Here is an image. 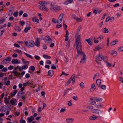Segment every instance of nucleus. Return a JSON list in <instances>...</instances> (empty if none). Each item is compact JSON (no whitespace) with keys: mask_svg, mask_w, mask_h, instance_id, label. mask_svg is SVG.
<instances>
[{"mask_svg":"<svg viewBox=\"0 0 123 123\" xmlns=\"http://www.w3.org/2000/svg\"><path fill=\"white\" fill-rule=\"evenodd\" d=\"M4 84L6 85H9L10 84V82L8 80L4 82Z\"/></svg>","mask_w":123,"mask_h":123,"instance_id":"obj_43","label":"nucleus"},{"mask_svg":"<svg viewBox=\"0 0 123 123\" xmlns=\"http://www.w3.org/2000/svg\"><path fill=\"white\" fill-rule=\"evenodd\" d=\"M101 118V117L99 116L98 117L96 116L95 115H93L91 116L89 118V119L91 120H94L98 118Z\"/></svg>","mask_w":123,"mask_h":123,"instance_id":"obj_12","label":"nucleus"},{"mask_svg":"<svg viewBox=\"0 0 123 123\" xmlns=\"http://www.w3.org/2000/svg\"><path fill=\"white\" fill-rule=\"evenodd\" d=\"M29 84V82H27L26 83H24L23 84V86L24 87H25L26 86L28 85Z\"/></svg>","mask_w":123,"mask_h":123,"instance_id":"obj_50","label":"nucleus"},{"mask_svg":"<svg viewBox=\"0 0 123 123\" xmlns=\"http://www.w3.org/2000/svg\"><path fill=\"white\" fill-rule=\"evenodd\" d=\"M26 46L28 47H32L35 45V43L32 40H29L28 41H25Z\"/></svg>","mask_w":123,"mask_h":123,"instance_id":"obj_5","label":"nucleus"},{"mask_svg":"<svg viewBox=\"0 0 123 123\" xmlns=\"http://www.w3.org/2000/svg\"><path fill=\"white\" fill-rule=\"evenodd\" d=\"M46 63L48 64H50L51 63V62L50 60H48L47 61Z\"/></svg>","mask_w":123,"mask_h":123,"instance_id":"obj_64","label":"nucleus"},{"mask_svg":"<svg viewBox=\"0 0 123 123\" xmlns=\"http://www.w3.org/2000/svg\"><path fill=\"white\" fill-rule=\"evenodd\" d=\"M37 41L35 43V45L37 47H39L40 45V43L38 38H37Z\"/></svg>","mask_w":123,"mask_h":123,"instance_id":"obj_31","label":"nucleus"},{"mask_svg":"<svg viewBox=\"0 0 123 123\" xmlns=\"http://www.w3.org/2000/svg\"><path fill=\"white\" fill-rule=\"evenodd\" d=\"M64 14L63 13L59 15L57 20H56L54 18H52V21L54 23H57L58 24L60 23L62 21L63 18V17Z\"/></svg>","mask_w":123,"mask_h":123,"instance_id":"obj_4","label":"nucleus"},{"mask_svg":"<svg viewBox=\"0 0 123 123\" xmlns=\"http://www.w3.org/2000/svg\"><path fill=\"white\" fill-rule=\"evenodd\" d=\"M109 53L111 55L114 56H116L117 54V52L115 50H111L109 52Z\"/></svg>","mask_w":123,"mask_h":123,"instance_id":"obj_13","label":"nucleus"},{"mask_svg":"<svg viewBox=\"0 0 123 123\" xmlns=\"http://www.w3.org/2000/svg\"><path fill=\"white\" fill-rule=\"evenodd\" d=\"M11 60V58L10 57H8L3 60L1 62L2 64H5L9 63Z\"/></svg>","mask_w":123,"mask_h":123,"instance_id":"obj_9","label":"nucleus"},{"mask_svg":"<svg viewBox=\"0 0 123 123\" xmlns=\"http://www.w3.org/2000/svg\"><path fill=\"white\" fill-rule=\"evenodd\" d=\"M118 50L120 52L123 51V46L119 48L118 49Z\"/></svg>","mask_w":123,"mask_h":123,"instance_id":"obj_41","label":"nucleus"},{"mask_svg":"<svg viewBox=\"0 0 123 123\" xmlns=\"http://www.w3.org/2000/svg\"><path fill=\"white\" fill-rule=\"evenodd\" d=\"M44 41L46 43H50L52 42V40L49 36H47L45 37Z\"/></svg>","mask_w":123,"mask_h":123,"instance_id":"obj_11","label":"nucleus"},{"mask_svg":"<svg viewBox=\"0 0 123 123\" xmlns=\"http://www.w3.org/2000/svg\"><path fill=\"white\" fill-rule=\"evenodd\" d=\"M80 87L83 88L85 87V85L84 83L83 82H81L80 84Z\"/></svg>","mask_w":123,"mask_h":123,"instance_id":"obj_38","label":"nucleus"},{"mask_svg":"<svg viewBox=\"0 0 123 123\" xmlns=\"http://www.w3.org/2000/svg\"><path fill=\"white\" fill-rule=\"evenodd\" d=\"M20 123H25L26 122L25 120L23 119L22 117L21 118V119L19 121Z\"/></svg>","mask_w":123,"mask_h":123,"instance_id":"obj_46","label":"nucleus"},{"mask_svg":"<svg viewBox=\"0 0 123 123\" xmlns=\"http://www.w3.org/2000/svg\"><path fill=\"white\" fill-rule=\"evenodd\" d=\"M48 75L50 76V78L54 74V71L52 70H50L48 72Z\"/></svg>","mask_w":123,"mask_h":123,"instance_id":"obj_17","label":"nucleus"},{"mask_svg":"<svg viewBox=\"0 0 123 123\" xmlns=\"http://www.w3.org/2000/svg\"><path fill=\"white\" fill-rule=\"evenodd\" d=\"M43 57L45 59H50L51 57L50 56L46 55H43Z\"/></svg>","mask_w":123,"mask_h":123,"instance_id":"obj_36","label":"nucleus"},{"mask_svg":"<svg viewBox=\"0 0 123 123\" xmlns=\"http://www.w3.org/2000/svg\"><path fill=\"white\" fill-rule=\"evenodd\" d=\"M103 36L101 35L99 37H98L97 38L100 41H101L102 39H103Z\"/></svg>","mask_w":123,"mask_h":123,"instance_id":"obj_52","label":"nucleus"},{"mask_svg":"<svg viewBox=\"0 0 123 123\" xmlns=\"http://www.w3.org/2000/svg\"><path fill=\"white\" fill-rule=\"evenodd\" d=\"M30 68L31 70L33 71L32 72L34 71L35 69V67L33 66H31Z\"/></svg>","mask_w":123,"mask_h":123,"instance_id":"obj_47","label":"nucleus"},{"mask_svg":"<svg viewBox=\"0 0 123 123\" xmlns=\"http://www.w3.org/2000/svg\"><path fill=\"white\" fill-rule=\"evenodd\" d=\"M65 21L64 20H63V27H65L66 28H67V25L65 24Z\"/></svg>","mask_w":123,"mask_h":123,"instance_id":"obj_58","label":"nucleus"},{"mask_svg":"<svg viewBox=\"0 0 123 123\" xmlns=\"http://www.w3.org/2000/svg\"><path fill=\"white\" fill-rule=\"evenodd\" d=\"M66 109L65 108H62L61 109L60 112L61 113H62L66 111Z\"/></svg>","mask_w":123,"mask_h":123,"instance_id":"obj_56","label":"nucleus"},{"mask_svg":"<svg viewBox=\"0 0 123 123\" xmlns=\"http://www.w3.org/2000/svg\"><path fill=\"white\" fill-rule=\"evenodd\" d=\"M73 99L75 100H78V98L77 96H73Z\"/></svg>","mask_w":123,"mask_h":123,"instance_id":"obj_54","label":"nucleus"},{"mask_svg":"<svg viewBox=\"0 0 123 123\" xmlns=\"http://www.w3.org/2000/svg\"><path fill=\"white\" fill-rule=\"evenodd\" d=\"M25 93V92H23L19 91L17 94V97L19 98H22L23 99H25V98L24 96Z\"/></svg>","mask_w":123,"mask_h":123,"instance_id":"obj_6","label":"nucleus"},{"mask_svg":"<svg viewBox=\"0 0 123 123\" xmlns=\"http://www.w3.org/2000/svg\"><path fill=\"white\" fill-rule=\"evenodd\" d=\"M34 120V118L32 116L27 118V122L28 123L31 122Z\"/></svg>","mask_w":123,"mask_h":123,"instance_id":"obj_19","label":"nucleus"},{"mask_svg":"<svg viewBox=\"0 0 123 123\" xmlns=\"http://www.w3.org/2000/svg\"><path fill=\"white\" fill-rule=\"evenodd\" d=\"M17 92L18 91L17 90H15L13 92L11 93H10V95H12L13 96H14Z\"/></svg>","mask_w":123,"mask_h":123,"instance_id":"obj_37","label":"nucleus"},{"mask_svg":"<svg viewBox=\"0 0 123 123\" xmlns=\"http://www.w3.org/2000/svg\"><path fill=\"white\" fill-rule=\"evenodd\" d=\"M38 4L43 6H45L47 5L45 1H40L39 2Z\"/></svg>","mask_w":123,"mask_h":123,"instance_id":"obj_29","label":"nucleus"},{"mask_svg":"<svg viewBox=\"0 0 123 123\" xmlns=\"http://www.w3.org/2000/svg\"><path fill=\"white\" fill-rule=\"evenodd\" d=\"M31 28V27L30 26H26L24 30V31L25 33H26L27 32L28 30H30Z\"/></svg>","mask_w":123,"mask_h":123,"instance_id":"obj_26","label":"nucleus"},{"mask_svg":"<svg viewBox=\"0 0 123 123\" xmlns=\"http://www.w3.org/2000/svg\"><path fill=\"white\" fill-rule=\"evenodd\" d=\"M4 101L5 103L6 104H9V99L7 98H5Z\"/></svg>","mask_w":123,"mask_h":123,"instance_id":"obj_33","label":"nucleus"},{"mask_svg":"<svg viewBox=\"0 0 123 123\" xmlns=\"http://www.w3.org/2000/svg\"><path fill=\"white\" fill-rule=\"evenodd\" d=\"M103 106V104H102L98 103L95 105L94 106L95 107L97 108H102Z\"/></svg>","mask_w":123,"mask_h":123,"instance_id":"obj_15","label":"nucleus"},{"mask_svg":"<svg viewBox=\"0 0 123 123\" xmlns=\"http://www.w3.org/2000/svg\"><path fill=\"white\" fill-rule=\"evenodd\" d=\"M20 24L21 25V26H23L25 24V23L24 21H20Z\"/></svg>","mask_w":123,"mask_h":123,"instance_id":"obj_53","label":"nucleus"},{"mask_svg":"<svg viewBox=\"0 0 123 123\" xmlns=\"http://www.w3.org/2000/svg\"><path fill=\"white\" fill-rule=\"evenodd\" d=\"M91 88H92L96 89L95 85L93 83L92 84L91 86Z\"/></svg>","mask_w":123,"mask_h":123,"instance_id":"obj_62","label":"nucleus"},{"mask_svg":"<svg viewBox=\"0 0 123 123\" xmlns=\"http://www.w3.org/2000/svg\"><path fill=\"white\" fill-rule=\"evenodd\" d=\"M10 102L11 104L12 105H16L17 104L16 100L15 99L11 100L10 101Z\"/></svg>","mask_w":123,"mask_h":123,"instance_id":"obj_16","label":"nucleus"},{"mask_svg":"<svg viewBox=\"0 0 123 123\" xmlns=\"http://www.w3.org/2000/svg\"><path fill=\"white\" fill-rule=\"evenodd\" d=\"M18 13V11H16L13 13V15L15 17H17V16Z\"/></svg>","mask_w":123,"mask_h":123,"instance_id":"obj_45","label":"nucleus"},{"mask_svg":"<svg viewBox=\"0 0 123 123\" xmlns=\"http://www.w3.org/2000/svg\"><path fill=\"white\" fill-rule=\"evenodd\" d=\"M11 62L12 64H19L20 63V61L16 59H13Z\"/></svg>","mask_w":123,"mask_h":123,"instance_id":"obj_14","label":"nucleus"},{"mask_svg":"<svg viewBox=\"0 0 123 123\" xmlns=\"http://www.w3.org/2000/svg\"><path fill=\"white\" fill-rule=\"evenodd\" d=\"M72 17L75 20H76L77 18L78 17H77L75 15H72Z\"/></svg>","mask_w":123,"mask_h":123,"instance_id":"obj_55","label":"nucleus"},{"mask_svg":"<svg viewBox=\"0 0 123 123\" xmlns=\"http://www.w3.org/2000/svg\"><path fill=\"white\" fill-rule=\"evenodd\" d=\"M118 40L117 39L115 40L112 41L110 43V45L111 46H112L115 45L117 42Z\"/></svg>","mask_w":123,"mask_h":123,"instance_id":"obj_18","label":"nucleus"},{"mask_svg":"<svg viewBox=\"0 0 123 123\" xmlns=\"http://www.w3.org/2000/svg\"><path fill=\"white\" fill-rule=\"evenodd\" d=\"M16 52L19 53L21 55L22 54V53L21 51L20 50H17L16 51Z\"/></svg>","mask_w":123,"mask_h":123,"instance_id":"obj_61","label":"nucleus"},{"mask_svg":"<svg viewBox=\"0 0 123 123\" xmlns=\"http://www.w3.org/2000/svg\"><path fill=\"white\" fill-rule=\"evenodd\" d=\"M43 11H48V9L45 6H43Z\"/></svg>","mask_w":123,"mask_h":123,"instance_id":"obj_48","label":"nucleus"},{"mask_svg":"<svg viewBox=\"0 0 123 123\" xmlns=\"http://www.w3.org/2000/svg\"><path fill=\"white\" fill-rule=\"evenodd\" d=\"M100 87L102 89L104 90L106 88V86L104 85H102Z\"/></svg>","mask_w":123,"mask_h":123,"instance_id":"obj_44","label":"nucleus"},{"mask_svg":"<svg viewBox=\"0 0 123 123\" xmlns=\"http://www.w3.org/2000/svg\"><path fill=\"white\" fill-rule=\"evenodd\" d=\"M25 54L27 56V57H28L30 58L31 59H33V57L31 55L26 53H25Z\"/></svg>","mask_w":123,"mask_h":123,"instance_id":"obj_42","label":"nucleus"},{"mask_svg":"<svg viewBox=\"0 0 123 123\" xmlns=\"http://www.w3.org/2000/svg\"><path fill=\"white\" fill-rule=\"evenodd\" d=\"M32 21L34 22H37V23H39V20L36 17L32 18Z\"/></svg>","mask_w":123,"mask_h":123,"instance_id":"obj_23","label":"nucleus"},{"mask_svg":"<svg viewBox=\"0 0 123 123\" xmlns=\"http://www.w3.org/2000/svg\"><path fill=\"white\" fill-rule=\"evenodd\" d=\"M51 66H52V67H51V68L52 69H55L56 68V67L54 65L51 64Z\"/></svg>","mask_w":123,"mask_h":123,"instance_id":"obj_57","label":"nucleus"},{"mask_svg":"<svg viewBox=\"0 0 123 123\" xmlns=\"http://www.w3.org/2000/svg\"><path fill=\"white\" fill-rule=\"evenodd\" d=\"M4 31L5 29L3 27H2L0 28V37L2 36Z\"/></svg>","mask_w":123,"mask_h":123,"instance_id":"obj_25","label":"nucleus"},{"mask_svg":"<svg viewBox=\"0 0 123 123\" xmlns=\"http://www.w3.org/2000/svg\"><path fill=\"white\" fill-rule=\"evenodd\" d=\"M95 99L96 101L98 102L102 101V99L101 98H95Z\"/></svg>","mask_w":123,"mask_h":123,"instance_id":"obj_39","label":"nucleus"},{"mask_svg":"<svg viewBox=\"0 0 123 123\" xmlns=\"http://www.w3.org/2000/svg\"><path fill=\"white\" fill-rule=\"evenodd\" d=\"M119 80L122 83H123V78L121 77H119Z\"/></svg>","mask_w":123,"mask_h":123,"instance_id":"obj_49","label":"nucleus"},{"mask_svg":"<svg viewBox=\"0 0 123 123\" xmlns=\"http://www.w3.org/2000/svg\"><path fill=\"white\" fill-rule=\"evenodd\" d=\"M75 75L76 74H74L72 75L71 77L69 79L67 83L69 84L71 82V81H72V84H74L75 81V78L76 77Z\"/></svg>","mask_w":123,"mask_h":123,"instance_id":"obj_8","label":"nucleus"},{"mask_svg":"<svg viewBox=\"0 0 123 123\" xmlns=\"http://www.w3.org/2000/svg\"><path fill=\"white\" fill-rule=\"evenodd\" d=\"M102 48L100 46H97L96 47L94 50L95 51H96L97 50L101 49Z\"/></svg>","mask_w":123,"mask_h":123,"instance_id":"obj_32","label":"nucleus"},{"mask_svg":"<svg viewBox=\"0 0 123 123\" xmlns=\"http://www.w3.org/2000/svg\"><path fill=\"white\" fill-rule=\"evenodd\" d=\"M101 83V80L99 79H97L96 80V84L98 87H99Z\"/></svg>","mask_w":123,"mask_h":123,"instance_id":"obj_22","label":"nucleus"},{"mask_svg":"<svg viewBox=\"0 0 123 123\" xmlns=\"http://www.w3.org/2000/svg\"><path fill=\"white\" fill-rule=\"evenodd\" d=\"M0 111L1 112H3L5 111L3 109V107L2 106L0 107Z\"/></svg>","mask_w":123,"mask_h":123,"instance_id":"obj_59","label":"nucleus"},{"mask_svg":"<svg viewBox=\"0 0 123 123\" xmlns=\"http://www.w3.org/2000/svg\"><path fill=\"white\" fill-rule=\"evenodd\" d=\"M85 41H86L90 45H92V42L91 41V40L90 38H89L88 39H86Z\"/></svg>","mask_w":123,"mask_h":123,"instance_id":"obj_28","label":"nucleus"},{"mask_svg":"<svg viewBox=\"0 0 123 123\" xmlns=\"http://www.w3.org/2000/svg\"><path fill=\"white\" fill-rule=\"evenodd\" d=\"M80 37L79 36L75 37V42L74 44V46L77 49V53L78 50L82 51L81 48L82 45L81 44V41H80Z\"/></svg>","mask_w":123,"mask_h":123,"instance_id":"obj_1","label":"nucleus"},{"mask_svg":"<svg viewBox=\"0 0 123 123\" xmlns=\"http://www.w3.org/2000/svg\"><path fill=\"white\" fill-rule=\"evenodd\" d=\"M34 57L35 59L37 60H38L40 58V57L38 55H35Z\"/></svg>","mask_w":123,"mask_h":123,"instance_id":"obj_60","label":"nucleus"},{"mask_svg":"<svg viewBox=\"0 0 123 123\" xmlns=\"http://www.w3.org/2000/svg\"><path fill=\"white\" fill-rule=\"evenodd\" d=\"M73 0H68L65 1L64 4L66 5H67L68 4L72 3L73 1Z\"/></svg>","mask_w":123,"mask_h":123,"instance_id":"obj_20","label":"nucleus"},{"mask_svg":"<svg viewBox=\"0 0 123 123\" xmlns=\"http://www.w3.org/2000/svg\"><path fill=\"white\" fill-rule=\"evenodd\" d=\"M7 70V69L6 68H3V69L1 70V71L4 72H6Z\"/></svg>","mask_w":123,"mask_h":123,"instance_id":"obj_51","label":"nucleus"},{"mask_svg":"<svg viewBox=\"0 0 123 123\" xmlns=\"http://www.w3.org/2000/svg\"><path fill=\"white\" fill-rule=\"evenodd\" d=\"M50 9L51 11L55 12H56L62 9L60 6L52 4L50 5Z\"/></svg>","mask_w":123,"mask_h":123,"instance_id":"obj_3","label":"nucleus"},{"mask_svg":"<svg viewBox=\"0 0 123 123\" xmlns=\"http://www.w3.org/2000/svg\"><path fill=\"white\" fill-rule=\"evenodd\" d=\"M8 69L10 70H11L13 68V67L12 66H11V65L10 66L8 67Z\"/></svg>","mask_w":123,"mask_h":123,"instance_id":"obj_63","label":"nucleus"},{"mask_svg":"<svg viewBox=\"0 0 123 123\" xmlns=\"http://www.w3.org/2000/svg\"><path fill=\"white\" fill-rule=\"evenodd\" d=\"M78 51L77 53L78 55H80V57H82L80 62L81 63H84L86 62V55L82 51H80L78 50Z\"/></svg>","mask_w":123,"mask_h":123,"instance_id":"obj_2","label":"nucleus"},{"mask_svg":"<svg viewBox=\"0 0 123 123\" xmlns=\"http://www.w3.org/2000/svg\"><path fill=\"white\" fill-rule=\"evenodd\" d=\"M28 68V66L27 65H25L21 67L22 69L23 70L24 69H27Z\"/></svg>","mask_w":123,"mask_h":123,"instance_id":"obj_40","label":"nucleus"},{"mask_svg":"<svg viewBox=\"0 0 123 123\" xmlns=\"http://www.w3.org/2000/svg\"><path fill=\"white\" fill-rule=\"evenodd\" d=\"M66 34L65 35V37L66 38L65 39V40L66 41L68 40L69 39L68 35H69V32L67 30L66 31Z\"/></svg>","mask_w":123,"mask_h":123,"instance_id":"obj_21","label":"nucleus"},{"mask_svg":"<svg viewBox=\"0 0 123 123\" xmlns=\"http://www.w3.org/2000/svg\"><path fill=\"white\" fill-rule=\"evenodd\" d=\"M15 30L16 31L19 32L21 30V29L18 26H17L15 27Z\"/></svg>","mask_w":123,"mask_h":123,"instance_id":"obj_35","label":"nucleus"},{"mask_svg":"<svg viewBox=\"0 0 123 123\" xmlns=\"http://www.w3.org/2000/svg\"><path fill=\"white\" fill-rule=\"evenodd\" d=\"M92 113L95 114H97L98 115H101L102 114L101 111L98 109H94L91 110Z\"/></svg>","mask_w":123,"mask_h":123,"instance_id":"obj_10","label":"nucleus"},{"mask_svg":"<svg viewBox=\"0 0 123 123\" xmlns=\"http://www.w3.org/2000/svg\"><path fill=\"white\" fill-rule=\"evenodd\" d=\"M107 59V57H105L104 58L102 55H101L99 54L97 55L96 57V59L98 61H101L102 60H103L105 61H106V60Z\"/></svg>","mask_w":123,"mask_h":123,"instance_id":"obj_7","label":"nucleus"},{"mask_svg":"<svg viewBox=\"0 0 123 123\" xmlns=\"http://www.w3.org/2000/svg\"><path fill=\"white\" fill-rule=\"evenodd\" d=\"M102 32L104 33H108L109 32V31L105 27L102 29Z\"/></svg>","mask_w":123,"mask_h":123,"instance_id":"obj_27","label":"nucleus"},{"mask_svg":"<svg viewBox=\"0 0 123 123\" xmlns=\"http://www.w3.org/2000/svg\"><path fill=\"white\" fill-rule=\"evenodd\" d=\"M83 21V18L81 17L80 18H77L76 21L77 22H81Z\"/></svg>","mask_w":123,"mask_h":123,"instance_id":"obj_34","label":"nucleus"},{"mask_svg":"<svg viewBox=\"0 0 123 123\" xmlns=\"http://www.w3.org/2000/svg\"><path fill=\"white\" fill-rule=\"evenodd\" d=\"M74 119L72 118H68L66 119L67 122L68 123H72L73 122Z\"/></svg>","mask_w":123,"mask_h":123,"instance_id":"obj_24","label":"nucleus"},{"mask_svg":"<svg viewBox=\"0 0 123 123\" xmlns=\"http://www.w3.org/2000/svg\"><path fill=\"white\" fill-rule=\"evenodd\" d=\"M80 29L81 28L80 27H79L78 28L77 30V32L76 33L75 37H77L78 36H79V37H80V35H79V32L80 30Z\"/></svg>","mask_w":123,"mask_h":123,"instance_id":"obj_30","label":"nucleus"}]
</instances>
